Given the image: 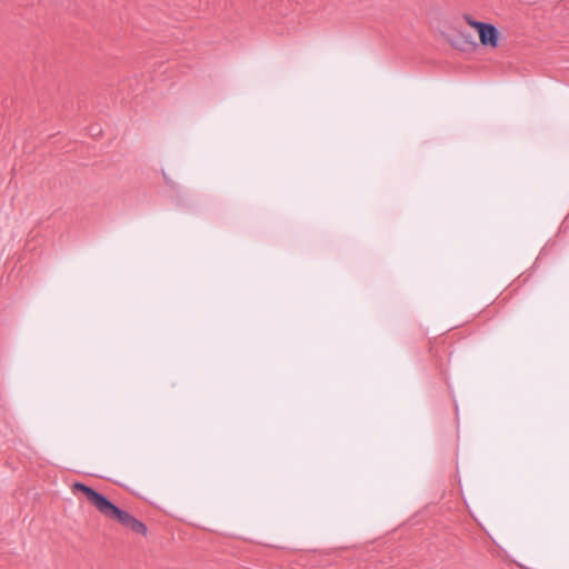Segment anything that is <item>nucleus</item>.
Returning a JSON list of instances; mask_svg holds the SVG:
<instances>
[{
  "label": "nucleus",
  "instance_id": "obj_1",
  "mask_svg": "<svg viewBox=\"0 0 569 569\" xmlns=\"http://www.w3.org/2000/svg\"><path fill=\"white\" fill-rule=\"evenodd\" d=\"M463 19L471 28H473L478 31L479 40L482 46L489 47V48L498 47L499 31L493 24L476 21L469 14H465Z\"/></svg>",
  "mask_w": 569,
  "mask_h": 569
},
{
  "label": "nucleus",
  "instance_id": "obj_2",
  "mask_svg": "<svg viewBox=\"0 0 569 569\" xmlns=\"http://www.w3.org/2000/svg\"><path fill=\"white\" fill-rule=\"evenodd\" d=\"M72 491L77 492L80 491L84 495L87 500L101 513V511L104 509V507L110 501L107 497L99 493L94 489L88 487L84 483L81 482H74L72 485Z\"/></svg>",
  "mask_w": 569,
  "mask_h": 569
},
{
  "label": "nucleus",
  "instance_id": "obj_3",
  "mask_svg": "<svg viewBox=\"0 0 569 569\" xmlns=\"http://www.w3.org/2000/svg\"><path fill=\"white\" fill-rule=\"evenodd\" d=\"M101 515L108 519L117 520L126 528L129 527L131 519L133 518L132 515H130L129 512H127L124 510H121L116 505H113L111 501L108 502V505L101 511Z\"/></svg>",
  "mask_w": 569,
  "mask_h": 569
},
{
  "label": "nucleus",
  "instance_id": "obj_4",
  "mask_svg": "<svg viewBox=\"0 0 569 569\" xmlns=\"http://www.w3.org/2000/svg\"><path fill=\"white\" fill-rule=\"evenodd\" d=\"M101 515L108 519L117 520L126 528L129 527L131 519L133 518L132 515H130L129 512H127L124 510H121L116 505H113L111 501L108 502V505L101 511Z\"/></svg>",
  "mask_w": 569,
  "mask_h": 569
},
{
  "label": "nucleus",
  "instance_id": "obj_5",
  "mask_svg": "<svg viewBox=\"0 0 569 569\" xmlns=\"http://www.w3.org/2000/svg\"><path fill=\"white\" fill-rule=\"evenodd\" d=\"M128 529L142 536H146L148 532L147 526L134 517L131 519Z\"/></svg>",
  "mask_w": 569,
  "mask_h": 569
}]
</instances>
